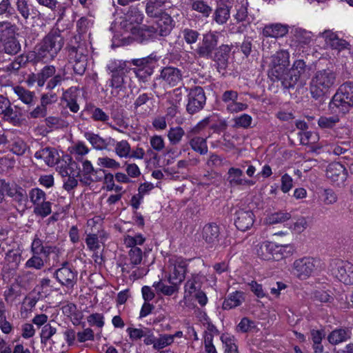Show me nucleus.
<instances>
[{
  "instance_id": "1",
  "label": "nucleus",
  "mask_w": 353,
  "mask_h": 353,
  "mask_svg": "<svg viewBox=\"0 0 353 353\" xmlns=\"http://www.w3.org/2000/svg\"><path fill=\"white\" fill-rule=\"evenodd\" d=\"M64 79L63 74L57 73V68L54 65H46L37 73L29 74L26 83L28 85L37 83L39 88L46 85V90L51 91L60 85Z\"/></svg>"
},
{
  "instance_id": "2",
  "label": "nucleus",
  "mask_w": 353,
  "mask_h": 353,
  "mask_svg": "<svg viewBox=\"0 0 353 353\" xmlns=\"http://www.w3.org/2000/svg\"><path fill=\"white\" fill-rule=\"evenodd\" d=\"M63 44L61 31L58 28H53L39 44L37 57L46 61L52 60L60 52Z\"/></svg>"
},
{
  "instance_id": "3",
  "label": "nucleus",
  "mask_w": 353,
  "mask_h": 353,
  "mask_svg": "<svg viewBox=\"0 0 353 353\" xmlns=\"http://www.w3.org/2000/svg\"><path fill=\"white\" fill-rule=\"evenodd\" d=\"M336 81L335 74L329 69L317 71L310 81V90L312 97L320 99L326 94L334 85Z\"/></svg>"
},
{
  "instance_id": "4",
  "label": "nucleus",
  "mask_w": 353,
  "mask_h": 353,
  "mask_svg": "<svg viewBox=\"0 0 353 353\" xmlns=\"http://www.w3.org/2000/svg\"><path fill=\"white\" fill-rule=\"evenodd\" d=\"M290 54L286 50H280L270 57L268 76L273 81H279L283 77L290 63Z\"/></svg>"
},
{
  "instance_id": "5",
  "label": "nucleus",
  "mask_w": 353,
  "mask_h": 353,
  "mask_svg": "<svg viewBox=\"0 0 353 353\" xmlns=\"http://www.w3.org/2000/svg\"><path fill=\"white\" fill-rule=\"evenodd\" d=\"M332 274L345 285H353V264L340 259L332 260L330 264Z\"/></svg>"
},
{
  "instance_id": "6",
  "label": "nucleus",
  "mask_w": 353,
  "mask_h": 353,
  "mask_svg": "<svg viewBox=\"0 0 353 353\" xmlns=\"http://www.w3.org/2000/svg\"><path fill=\"white\" fill-rule=\"evenodd\" d=\"M54 276L62 286L72 289L77 282L78 272L72 264L65 261L54 272Z\"/></svg>"
},
{
  "instance_id": "7",
  "label": "nucleus",
  "mask_w": 353,
  "mask_h": 353,
  "mask_svg": "<svg viewBox=\"0 0 353 353\" xmlns=\"http://www.w3.org/2000/svg\"><path fill=\"white\" fill-rule=\"evenodd\" d=\"M187 262L183 258L173 256L168 261L170 283L180 284L185 277Z\"/></svg>"
},
{
  "instance_id": "8",
  "label": "nucleus",
  "mask_w": 353,
  "mask_h": 353,
  "mask_svg": "<svg viewBox=\"0 0 353 353\" xmlns=\"http://www.w3.org/2000/svg\"><path fill=\"white\" fill-rule=\"evenodd\" d=\"M305 72L306 65L303 60H296L288 72H284L279 81L285 88H293L301 77L305 74Z\"/></svg>"
},
{
  "instance_id": "9",
  "label": "nucleus",
  "mask_w": 353,
  "mask_h": 353,
  "mask_svg": "<svg viewBox=\"0 0 353 353\" xmlns=\"http://www.w3.org/2000/svg\"><path fill=\"white\" fill-rule=\"evenodd\" d=\"M6 195L17 202L24 201L27 197L26 190L17 183L0 179V203L3 201Z\"/></svg>"
},
{
  "instance_id": "10",
  "label": "nucleus",
  "mask_w": 353,
  "mask_h": 353,
  "mask_svg": "<svg viewBox=\"0 0 353 353\" xmlns=\"http://www.w3.org/2000/svg\"><path fill=\"white\" fill-rule=\"evenodd\" d=\"M206 101V97L203 89L200 86H196L190 90L188 94V103L186 111L194 114L201 110Z\"/></svg>"
},
{
  "instance_id": "11",
  "label": "nucleus",
  "mask_w": 353,
  "mask_h": 353,
  "mask_svg": "<svg viewBox=\"0 0 353 353\" xmlns=\"http://www.w3.org/2000/svg\"><path fill=\"white\" fill-rule=\"evenodd\" d=\"M104 170L94 169L92 163L88 160L82 161V168L77 172L79 181L85 185H90L93 182H97L103 179Z\"/></svg>"
},
{
  "instance_id": "12",
  "label": "nucleus",
  "mask_w": 353,
  "mask_h": 353,
  "mask_svg": "<svg viewBox=\"0 0 353 353\" xmlns=\"http://www.w3.org/2000/svg\"><path fill=\"white\" fill-rule=\"evenodd\" d=\"M218 33L209 32L203 36L201 43L196 50V54L203 58H211L212 52L218 44Z\"/></svg>"
},
{
  "instance_id": "13",
  "label": "nucleus",
  "mask_w": 353,
  "mask_h": 353,
  "mask_svg": "<svg viewBox=\"0 0 353 353\" xmlns=\"http://www.w3.org/2000/svg\"><path fill=\"white\" fill-rule=\"evenodd\" d=\"M316 261L312 257H303L294 261L293 268L301 279H306L312 275L316 268Z\"/></svg>"
},
{
  "instance_id": "14",
  "label": "nucleus",
  "mask_w": 353,
  "mask_h": 353,
  "mask_svg": "<svg viewBox=\"0 0 353 353\" xmlns=\"http://www.w3.org/2000/svg\"><path fill=\"white\" fill-rule=\"evenodd\" d=\"M326 176L336 185L341 186L344 185L347 173L342 164L335 162L328 165L326 170Z\"/></svg>"
},
{
  "instance_id": "15",
  "label": "nucleus",
  "mask_w": 353,
  "mask_h": 353,
  "mask_svg": "<svg viewBox=\"0 0 353 353\" xmlns=\"http://www.w3.org/2000/svg\"><path fill=\"white\" fill-rule=\"evenodd\" d=\"M254 215L250 210L240 209L235 212L234 224L241 231L249 230L254 223Z\"/></svg>"
},
{
  "instance_id": "16",
  "label": "nucleus",
  "mask_w": 353,
  "mask_h": 353,
  "mask_svg": "<svg viewBox=\"0 0 353 353\" xmlns=\"http://www.w3.org/2000/svg\"><path fill=\"white\" fill-rule=\"evenodd\" d=\"M157 80H162L170 87L176 85L182 80V72L177 68L167 66L163 68L159 78Z\"/></svg>"
},
{
  "instance_id": "17",
  "label": "nucleus",
  "mask_w": 353,
  "mask_h": 353,
  "mask_svg": "<svg viewBox=\"0 0 353 353\" xmlns=\"http://www.w3.org/2000/svg\"><path fill=\"white\" fill-rule=\"evenodd\" d=\"M34 157L43 160L48 166H54L59 161V154L57 150L52 147H42L34 154Z\"/></svg>"
},
{
  "instance_id": "18",
  "label": "nucleus",
  "mask_w": 353,
  "mask_h": 353,
  "mask_svg": "<svg viewBox=\"0 0 353 353\" xmlns=\"http://www.w3.org/2000/svg\"><path fill=\"white\" fill-rule=\"evenodd\" d=\"M320 36L324 39L325 43L331 48L339 51L349 49L350 44L345 40L339 38L337 34L332 30H325L320 33Z\"/></svg>"
},
{
  "instance_id": "19",
  "label": "nucleus",
  "mask_w": 353,
  "mask_h": 353,
  "mask_svg": "<svg viewBox=\"0 0 353 353\" xmlns=\"http://www.w3.org/2000/svg\"><path fill=\"white\" fill-rule=\"evenodd\" d=\"M220 228L219 226L214 223H210L206 224L202 230V238L206 243L211 247L218 244L219 241Z\"/></svg>"
},
{
  "instance_id": "20",
  "label": "nucleus",
  "mask_w": 353,
  "mask_h": 353,
  "mask_svg": "<svg viewBox=\"0 0 353 353\" xmlns=\"http://www.w3.org/2000/svg\"><path fill=\"white\" fill-rule=\"evenodd\" d=\"M84 137L97 150H106L108 146L112 145L115 142V140L112 137L104 139L99 134L91 132H85Z\"/></svg>"
},
{
  "instance_id": "21",
  "label": "nucleus",
  "mask_w": 353,
  "mask_h": 353,
  "mask_svg": "<svg viewBox=\"0 0 353 353\" xmlns=\"http://www.w3.org/2000/svg\"><path fill=\"white\" fill-rule=\"evenodd\" d=\"M340 95L341 94L336 91L329 104V107L335 113L345 114L353 106V102Z\"/></svg>"
},
{
  "instance_id": "22",
  "label": "nucleus",
  "mask_w": 353,
  "mask_h": 353,
  "mask_svg": "<svg viewBox=\"0 0 353 353\" xmlns=\"http://www.w3.org/2000/svg\"><path fill=\"white\" fill-rule=\"evenodd\" d=\"M278 248H279L276 247V244L268 241L263 242L257 246L256 254L265 261H277L279 256L275 255V252L279 250Z\"/></svg>"
},
{
  "instance_id": "23",
  "label": "nucleus",
  "mask_w": 353,
  "mask_h": 353,
  "mask_svg": "<svg viewBox=\"0 0 353 353\" xmlns=\"http://www.w3.org/2000/svg\"><path fill=\"white\" fill-rule=\"evenodd\" d=\"M143 259V252L141 248H131L128 251V258L124 263L122 270L123 271L130 272L141 265Z\"/></svg>"
},
{
  "instance_id": "24",
  "label": "nucleus",
  "mask_w": 353,
  "mask_h": 353,
  "mask_svg": "<svg viewBox=\"0 0 353 353\" xmlns=\"http://www.w3.org/2000/svg\"><path fill=\"white\" fill-rule=\"evenodd\" d=\"M232 47L228 45H221L216 48L214 56V61L216 63L217 69L224 70L228 64V59Z\"/></svg>"
},
{
  "instance_id": "25",
  "label": "nucleus",
  "mask_w": 353,
  "mask_h": 353,
  "mask_svg": "<svg viewBox=\"0 0 353 353\" xmlns=\"http://www.w3.org/2000/svg\"><path fill=\"white\" fill-rule=\"evenodd\" d=\"M0 114L3 115V121L9 123H13L17 119L10 100L2 94H0Z\"/></svg>"
},
{
  "instance_id": "26",
  "label": "nucleus",
  "mask_w": 353,
  "mask_h": 353,
  "mask_svg": "<svg viewBox=\"0 0 353 353\" xmlns=\"http://www.w3.org/2000/svg\"><path fill=\"white\" fill-rule=\"evenodd\" d=\"M243 174V172L241 169L230 168L228 172L227 181L231 186L254 185L252 181L242 179Z\"/></svg>"
},
{
  "instance_id": "27",
  "label": "nucleus",
  "mask_w": 353,
  "mask_h": 353,
  "mask_svg": "<svg viewBox=\"0 0 353 353\" xmlns=\"http://www.w3.org/2000/svg\"><path fill=\"white\" fill-rule=\"evenodd\" d=\"M205 280V277L203 274L200 273L192 274L191 277L185 283V296H191L194 292L200 290Z\"/></svg>"
},
{
  "instance_id": "28",
  "label": "nucleus",
  "mask_w": 353,
  "mask_h": 353,
  "mask_svg": "<svg viewBox=\"0 0 353 353\" xmlns=\"http://www.w3.org/2000/svg\"><path fill=\"white\" fill-rule=\"evenodd\" d=\"M288 32V26L281 23L265 25L263 29V35L266 37L279 38L284 37Z\"/></svg>"
},
{
  "instance_id": "29",
  "label": "nucleus",
  "mask_w": 353,
  "mask_h": 353,
  "mask_svg": "<svg viewBox=\"0 0 353 353\" xmlns=\"http://www.w3.org/2000/svg\"><path fill=\"white\" fill-rule=\"evenodd\" d=\"M159 37L168 36L174 26V21L167 13L161 14L157 21Z\"/></svg>"
},
{
  "instance_id": "30",
  "label": "nucleus",
  "mask_w": 353,
  "mask_h": 353,
  "mask_svg": "<svg viewBox=\"0 0 353 353\" xmlns=\"http://www.w3.org/2000/svg\"><path fill=\"white\" fill-rule=\"evenodd\" d=\"M13 91L17 99L24 104L28 106L34 105L37 97L34 91H30L20 85L13 87Z\"/></svg>"
},
{
  "instance_id": "31",
  "label": "nucleus",
  "mask_w": 353,
  "mask_h": 353,
  "mask_svg": "<svg viewBox=\"0 0 353 353\" xmlns=\"http://www.w3.org/2000/svg\"><path fill=\"white\" fill-rule=\"evenodd\" d=\"M351 338V332L346 328H339L332 331L327 336V341L332 345H338Z\"/></svg>"
},
{
  "instance_id": "32",
  "label": "nucleus",
  "mask_w": 353,
  "mask_h": 353,
  "mask_svg": "<svg viewBox=\"0 0 353 353\" xmlns=\"http://www.w3.org/2000/svg\"><path fill=\"white\" fill-rule=\"evenodd\" d=\"M0 52L8 54L14 55L21 50V45L16 37L7 39L1 41Z\"/></svg>"
},
{
  "instance_id": "33",
  "label": "nucleus",
  "mask_w": 353,
  "mask_h": 353,
  "mask_svg": "<svg viewBox=\"0 0 353 353\" xmlns=\"http://www.w3.org/2000/svg\"><path fill=\"white\" fill-rule=\"evenodd\" d=\"M87 49L85 47L84 43H79L77 46H72L68 50V57L69 61L78 62L83 59H87Z\"/></svg>"
},
{
  "instance_id": "34",
  "label": "nucleus",
  "mask_w": 353,
  "mask_h": 353,
  "mask_svg": "<svg viewBox=\"0 0 353 353\" xmlns=\"http://www.w3.org/2000/svg\"><path fill=\"white\" fill-rule=\"evenodd\" d=\"M129 62L123 60H111L107 65V70L111 74H123L128 73L130 68L128 65Z\"/></svg>"
},
{
  "instance_id": "35",
  "label": "nucleus",
  "mask_w": 353,
  "mask_h": 353,
  "mask_svg": "<svg viewBox=\"0 0 353 353\" xmlns=\"http://www.w3.org/2000/svg\"><path fill=\"white\" fill-rule=\"evenodd\" d=\"M243 301V293L236 291L230 294L223 303V310H230L239 306Z\"/></svg>"
},
{
  "instance_id": "36",
  "label": "nucleus",
  "mask_w": 353,
  "mask_h": 353,
  "mask_svg": "<svg viewBox=\"0 0 353 353\" xmlns=\"http://www.w3.org/2000/svg\"><path fill=\"white\" fill-rule=\"evenodd\" d=\"M192 10L201 14L204 17H208L212 12V8L207 0H189Z\"/></svg>"
},
{
  "instance_id": "37",
  "label": "nucleus",
  "mask_w": 353,
  "mask_h": 353,
  "mask_svg": "<svg viewBox=\"0 0 353 353\" xmlns=\"http://www.w3.org/2000/svg\"><path fill=\"white\" fill-rule=\"evenodd\" d=\"M230 7L228 5H217L214 11V20L219 25L225 24L230 19Z\"/></svg>"
},
{
  "instance_id": "38",
  "label": "nucleus",
  "mask_w": 353,
  "mask_h": 353,
  "mask_svg": "<svg viewBox=\"0 0 353 353\" xmlns=\"http://www.w3.org/2000/svg\"><path fill=\"white\" fill-rule=\"evenodd\" d=\"M17 28L9 21L0 22V42L15 36Z\"/></svg>"
},
{
  "instance_id": "39",
  "label": "nucleus",
  "mask_w": 353,
  "mask_h": 353,
  "mask_svg": "<svg viewBox=\"0 0 353 353\" xmlns=\"http://www.w3.org/2000/svg\"><path fill=\"white\" fill-rule=\"evenodd\" d=\"M189 143L191 148L196 152L201 155L208 153V148L205 139L201 137H194L190 139Z\"/></svg>"
},
{
  "instance_id": "40",
  "label": "nucleus",
  "mask_w": 353,
  "mask_h": 353,
  "mask_svg": "<svg viewBox=\"0 0 353 353\" xmlns=\"http://www.w3.org/2000/svg\"><path fill=\"white\" fill-rule=\"evenodd\" d=\"M131 31L134 34L135 32H137L138 34L142 37L141 41H143L148 39V38L157 39L159 37L158 34V28L157 26H145L141 29H137L136 27H133L131 29Z\"/></svg>"
},
{
  "instance_id": "41",
  "label": "nucleus",
  "mask_w": 353,
  "mask_h": 353,
  "mask_svg": "<svg viewBox=\"0 0 353 353\" xmlns=\"http://www.w3.org/2000/svg\"><path fill=\"white\" fill-rule=\"evenodd\" d=\"M166 0H148L145 6L146 14L151 17H157L160 8L165 4Z\"/></svg>"
},
{
  "instance_id": "42",
  "label": "nucleus",
  "mask_w": 353,
  "mask_h": 353,
  "mask_svg": "<svg viewBox=\"0 0 353 353\" xmlns=\"http://www.w3.org/2000/svg\"><path fill=\"white\" fill-rule=\"evenodd\" d=\"M171 285L165 284L163 281H159L154 282L153 287L157 293H161L165 296H171L176 292L179 290V284L170 283Z\"/></svg>"
},
{
  "instance_id": "43",
  "label": "nucleus",
  "mask_w": 353,
  "mask_h": 353,
  "mask_svg": "<svg viewBox=\"0 0 353 353\" xmlns=\"http://www.w3.org/2000/svg\"><path fill=\"white\" fill-rule=\"evenodd\" d=\"M143 19V13L136 7H130L125 14V20L130 24L139 25Z\"/></svg>"
},
{
  "instance_id": "44",
  "label": "nucleus",
  "mask_w": 353,
  "mask_h": 353,
  "mask_svg": "<svg viewBox=\"0 0 353 353\" xmlns=\"http://www.w3.org/2000/svg\"><path fill=\"white\" fill-rule=\"evenodd\" d=\"M220 339L223 343L225 353H239L235 339L233 336L229 334H223Z\"/></svg>"
},
{
  "instance_id": "45",
  "label": "nucleus",
  "mask_w": 353,
  "mask_h": 353,
  "mask_svg": "<svg viewBox=\"0 0 353 353\" xmlns=\"http://www.w3.org/2000/svg\"><path fill=\"white\" fill-rule=\"evenodd\" d=\"M114 145V152L120 158H128L130 156L131 147L126 140L115 141L112 145Z\"/></svg>"
},
{
  "instance_id": "46",
  "label": "nucleus",
  "mask_w": 353,
  "mask_h": 353,
  "mask_svg": "<svg viewBox=\"0 0 353 353\" xmlns=\"http://www.w3.org/2000/svg\"><path fill=\"white\" fill-rule=\"evenodd\" d=\"M6 263L12 268H17L21 261V254L14 250H9L5 255Z\"/></svg>"
},
{
  "instance_id": "47",
  "label": "nucleus",
  "mask_w": 353,
  "mask_h": 353,
  "mask_svg": "<svg viewBox=\"0 0 353 353\" xmlns=\"http://www.w3.org/2000/svg\"><path fill=\"white\" fill-rule=\"evenodd\" d=\"M184 135L185 131L180 126L170 128L168 132V138L172 145L179 144Z\"/></svg>"
},
{
  "instance_id": "48",
  "label": "nucleus",
  "mask_w": 353,
  "mask_h": 353,
  "mask_svg": "<svg viewBox=\"0 0 353 353\" xmlns=\"http://www.w3.org/2000/svg\"><path fill=\"white\" fill-rule=\"evenodd\" d=\"M51 208L52 203L46 199L44 201L39 203V204L34 206L33 212L38 216L45 218L51 214Z\"/></svg>"
},
{
  "instance_id": "49",
  "label": "nucleus",
  "mask_w": 353,
  "mask_h": 353,
  "mask_svg": "<svg viewBox=\"0 0 353 353\" xmlns=\"http://www.w3.org/2000/svg\"><path fill=\"white\" fill-rule=\"evenodd\" d=\"M291 218V214L286 212H277L268 215L265 218V223L269 225L285 222Z\"/></svg>"
},
{
  "instance_id": "50",
  "label": "nucleus",
  "mask_w": 353,
  "mask_h": 353,
  "mask_svg": "<svg viewBox=\"0 0 353 353\" xmlns=\"http://www.w3.org/2000/svg\"><path fill=\"white\" fill-rule=\"evenodd\" d=\"M124 244L126 247L131 248H139V245H141L145 241V238L141 234H137L134 236L126 235L123 239Z\"/></svg>"
},
{
  "instance_id": "51",
  "label": "nucleus",
  "mask_w": 353,
  "mask_h": 353,
  "mask_svg": "<svg viewBox=\"0 0 353 353\" xmlns=\"http://www.w3.org/2000/svg\"><path fill=\"white\" fill-rule=\"evenodd\" d=\"M183 90L187 92L188 89L185 87H179L173 90L169 94L168 103L175 105V107L180 106L184 94Z\"/></svg>"
},
{
  "instance_id": "52",
  "label": "nucleus",
  "mask_w": 353,
  "mask_h": 353,
  "mask_svg": "<svg viewBox=\"0 0 353 353\" xmlns=\"http://www.w3.org/2000/svg\"><path fill=\"white\" fill-rule=\"evenodd\" d=\"M339 122L337 115L325 117L322 116L318 119V125L323 130L332 129Z\"/></svg>"
},
{
  "instance_id": "53",
  "label": "nucleus",
  "mask_w": 353,
  "mask_h": 353,
  "mask_svg": "<svg viewBox=\"0 0 353 353\" xmlns=\"http://www.w3.org/2000/svg\"><path fill=\"white\" fill-rule=\"evenodd\" d=\"M28 61V57L23 54H21L15 57L14 61L9 63L6 66V70L8 72H17L20 68L25 67Z\"/></svg>"
},
{
  "instance_id": "54",
  "label": "nucleus",
  "mask_w": 353,
  "mask_h": 353,
  "mask_svg": "<svg viewBox=\"0 0 353 353\" xmlns=\"http://www.w3.org/2000/svg\"><path fill=\"white\" fill-rule=\"evenodd\" d=\"M248 0H240V1H237L236 5L235 6L236 13L234 15V17L236 19V21H243L246 19L248 13Z\"/></svg>"
},
{
  "instance_id": "55",
  "label": "nucleus",
  "mask_w": 353,
  "mask_h": 353,
  "mask_svg": "<svg viewBox=\"0 0 353 353\" xmlns=\"http://www.w3.org/2000/svg\"><path fill=\"white\" fill-rule=\"evenodd\" d=\"M57 163L58 165L57 167V170L63 178L72 174L74 172V167H77L76 163L74 161H72L71 159L69 163H67L66 161H58Z\"/></svg>"
},
{
  "instance_id": "56",
  "label": "nucleus",
  "mask_w": 353,
  "mask_h": 353,
  "mask_svg": "<svg viewBox=\"0 0 353 353\" xmlns=\"http://www.w3.org/2000/svg\"><path fill=\"white\" fill-rule=\"evenodd\" d=\"M173 343V336L170 334H160L158 338L155 337L154 343L152 347L154 350H161L167 346L170 345Z\"/></svg>"
},
{
  "instance_id": "57",
  "label": "nucleus",
  "mask_w": 353,
  "mask_h": 353,
  "mask_svg": "<svg viewBox=\"0 0 353 353\" xmlns=\"http://www.w3.org/2000/svg\"><path fill=\"white\" fill-rule=\"evenodd\" d=\"M28 197L33 205H36L46 199V192L39 188H34L29 191Z\"/></svg>"
},
{
  "instance_id": "58",
  "label": "nucleus",
  "mask_w": 353,
  "mask_h": 353,
  "mask_svg": "<svg viewBox=\"0 0 353 353\" xmlns=\"http://www.w3.org/2000/svg\"><path fill=\"white\" fill-rule=\"evenodd\" d=\"M44 245L45 243L43 241V238H41V234H35L30 246L31 253L42 254L43 251H44Z\"/></svg>"
},
{
  "instance_id": "59",
  "label": "nucleus",
  "mask_w": 353,
  "mask_h": 353,
  "mask_svg": "<svg viewBox=\"0 0 353 353\" xmlns=\"http://www.w3.org/2000/svg\"><path fill=\"white\" fill-rule=\"evenodd\" d=\"M44 261L40 254H32V256L26 262V268L41 270L44 267Z\"/></svg>"
},
{
  "instance_id": "60",
  "label": "nucleus",
  "mask_w": 353,
  "mask_h": 353,
  "mask_svg": "<svg viewBox=\"0 0 353 353\" xmlns=\"http://www.w3.org/2000/svg\"><path fill=\"white\" fill-rule=\"evenodd\" d=\"M337 92L341 94L340 96L345 97L347 100L351 101L353 102V82L352 81H346L343 83Z\"/></svg>"
},
{
  "instance_id": "61",
  "label": "nucleus",
  "mask_w": 353,
  "mask_h": 353,
  "mask_svg": "<svg viewBox=\"0 0 353 353\" xmlns=\"http://www.w3.org/2000/svg\"><path fill=\"white\" fill-rule=\"evenodd\" d=\"M97 165L100 167L117 170L121 168V164L115 159L108 157H99L97 159Z\"/></svg>"
},
{
  "instance_id": "62",
  "label": "nucleus",
  "mask_w": 353,
  "mask_h": 353,
  "mask_svg": "<svg viewBox=\"0 0 353 353\" xmlns=\"http://www.w3.org/2000/svg\"><path fill=\"white\" fill-rule=\"evenodd\" d=\"M297 134L299 137L301 144L304 145L314 143L318 139L316 134L311 131L306 130L304 132H299Z\"/></svg>"
},
{
  "instance_id": "63",
  "label": "nucleus",
  "mask_w": 353,
  "mask_h": 353,
  "mask_svg": "<svg viewBox=\"0 0 353 353\" xmlns=\"http://www.w3.org/2000/svg\"><path fill=\"white\" fill-rule=\"evenodd\" d=\"M57 332L56 327L52 326L50 323L46 324L41 328L40 337L42 343H46Z\"/></svg>"
},
{
  "instance_id": "64",
  "label": "nucleus",
  "mask_w": 353,
  "mask_h": 353,
  "mask_svg": "<svg viewBox=\"0 0 353 353\" xmlns=\"http://www.w3.org/2000/svg\"><path fill=\"white\" fill-rule=\"evenodd\" d=\"M234 126L236 128H248L252 123V118L248 114H243L233 119Z\"/></svg>"
}]
</instances>
